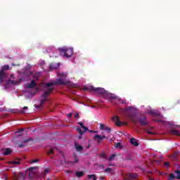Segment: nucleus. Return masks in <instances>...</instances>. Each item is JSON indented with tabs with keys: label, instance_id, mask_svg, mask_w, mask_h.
<instances>
[{
	"label": "nucleus",
	"instance_id": "51",
	"mask_svg": "<svg viewBox=\"0 0 180 180\" xmlns=\"http://www.w3.org/2000/svg\"><path fill=\"white\" fill-rule=\"evenodd\" d=\"M19 113H25V111H23V110H20V111H19Z\"/></svg>",
	"mask_w": 180,
	"mask_h": 180
},
{
	"label": "nucleus",
	"instance_id": "21",
	"mask_svg": "<svg viewBox=\"0 0 180 180\" xmlns=\"http://www.w3.org/2000/svg\"><path fill=\"white\" fill-rule=\"evenodd\" d=\"M79 124L80 125V127H82V129H84V131H86V130H88V127L84 126V123H82V122H79Z\"/></svg>",
	"mask_w": 180,
	"mask_h": 180
},
{
	"label": "nucleus",
	"instance_id": "37",
	"mask_svg": "<svg viewBox=\"0 0 180 180\" xmlns=\"http://www.w3.org/2000/svg\"><path fill=\"white\" fill-rule=\"evenodd\" d=\"M148 134H155V132L150 131L148 130L146 131Z\"/></svg>",
	"mask_w": 180,
	"mask_h": 180
},
{
	"label": "nucleus",
	"instance_id": "16",
	"mask_svg": "<svg viewBox=\"0 0 180 180\" xmlns=\"http://www.w3.org/2000/svg\"><path fill=\"white\" fill-rule=\"evenodd\" d=\"M75 147L77 151H82V150H84V148L81 145H79L77 143L75 144Z\"/></svg>",
	"mask_w": 180,
	"mask_h": 180
},
{
	"label": "nucleus",
	"instance_id": "35",
	"mask_svg": "<svg viewBox=\"0 0 180 180\" xmlns=\"http://www.w3.org/2000/svg\"><path fill=\"white\" fill-rule=\"evenodd\" d=\"M176 173L177 174V179H180V170L179 171H176Z\"/></svg>",
	"mask_w": 180,
	"mask_h": 180
},
{
	"label": "nucleus",
	"instance_id": "14",
	"mask_svg": "<svg viewBox=\"0 0 180 180\" xmlns=\"http://www.w3.org/2000/svg\"><path fill=\"white\" fill-rule=\"evenodd\" d=\"M15 180H25V174L20 173L18 176H15Z\"/></svg>",
	"mask_w": 180,
	"mask_h": 180
},
{
	"label": "nucleus",
	"instance_id": "28",
	"mask_svg": "<svg viewBox=\"0 0 180 180\" xmlns=\"http://www.w3.org/2000/svg\"><path fill=\"white\" fill-rule=\"evenodd\" d=\"M103 130H105L106 131H108V133H110L111 131V129L109 127H106L103 129Z\"/></svg>",
	"mask_w": 180,
	"mask_h": 180
},
{
	"label": "nucleus",
	"instance_id": "12",
	"mask_svg": "<svg viewBox=\"0 0 180 180\" xmlns=\"http://www.w3.org/2000/svg\"><path fill=\"white\" fill-rule=\"evenodd\" d=\"M76 131H77V132H79V134H80V135L78 136V139H79V140H81V139H82V134H84V133H85V131H82V130L81 129V128H79V127H77Z\"/></svg>",
	"mask_w": 180,
	"mask_h": 180
},
{
	"label": "nucleus",
	"instance_id": "17",
	"mask_svg": "<svg viewBox=\"0 0 180 180\" xmlns=\"http://www.w3.org/2000/svg\"><path fill=\"white\" fill-rule=\"evenodd\" d=\"M129 178H130V179H136V178H137V174L136 173H130L128 175Z\"/></svg>",
	"mask_w": 180,
	"mask_h": 180
},
{
	"label": "nucleus",
	"instance_id": "18",
	"mask_svg": "<svg viewBox=\"0 0 180 180\" xmlns=\"http://www.w3.org/2000/svg\"><path fill=\"white\" fill-rule=\"evenodd\" d=\"M26 143H29V139L25 140L22 143L18 145V147H20V148H22L23 147H26Z\"/></svg>",
	"mask_w": 180,
	"mask_h": 180
},
{
	"label": "nucleus",
	"instance_id": "13",
	"mask_svg": "<svg viewBox=\"0 0 180 180\" xmlns=\"http://www.w3.org/2000/svg\"><path fill=\"white\" fill-rule=\"evenodd\" d=\"M97 139V143L98 144H101V143H102V136L99 135V134H96L94 136V139Z\"/></svg>",
	"mask_w": 180,
	"mask_h": 180
},
{
	"label": "nucleus",
	"instance_id": "36",
	"mask_svg": "<svg viewBox=\"0 0 180 180\" xmlns=\"http://www.w3.org/2000/svg\"><path fill=\"white\" fill-rule=\"evenodd\" d=\"M100 157H101V158H106V154H105V153H101V154H100Z\"/></svg>",
	"mask_w": 180,
	"mask_h": 180
},
{
	"label": "nucleus",
	"instance_id": "29",
	"mask_svg": "<svg viewBox=\"0 0 180 180\" xmlns=\"http://www.w3.org/2000/svg\"><path fill=\"white\" fill-rule=\"evenodd\" d=\"M40 73H37L35 75H34V79H39L40 78Z\"/></svg>",
	"mask_w": 180,
	"mask_h": 180
},
{
	"label": "nucleus",
	"instance_id": "1",
	"mask_svg": "<svg viewBox=\"0 0 180 180\" xmlns=\"http://www.w3.org/2000/svg\"><path fill=\"white\" fill-rule=\"evenodd\" d=\"M58 51L62 57H65L66 58L72 57V54H74V49L67 46L59 48Z\"/></svg>",
	"mask_w": 180,
	"mask_h": 180
},
{
	"label": "nucleus",
	"instance_id": "33",
	"mask_svg": "<svg viewBox=\"0 0 180 180\" xmlns=\"http://www.w3.org/2000/svg\"><path fill=\"white\" fill-rule=\"evenodd\" d=\"M50 154H53V149H50L49 151L47 152L48 155H50Z\"/></svg>",
	"mask_w": 180,
	"mask_h": 180
},
{
	"label": "nucleus",
	"instance_id": "20",
	"mask_svg": "<svg viewBox=\"0 0 180 180\" xmlns=\"http://www.w3.org/2000/svg\"><path fill=\"white\" fill-rule=\"evenodd\" d=\"M9 164H14L15 165H19V164H20V161H19V160H16L9 162Z\"/></svg>",
	"mask_w": 180,
	"mask_h": 180
},
{
	"label": "nucleus",
	"instance_id": "54",
	"mask_svg": "<svg viewBox=\"0 0 180 180\" xmlns=\"http://www.w3.org/2000/svg\"><path fill=\"white\" fill-rule=\"evenodd\" d=\"M93 133H96V131H94Z\"/></svg>",
	"mask_w": 180,
	"mask_h": 180
},
{
	"label": "nucleus",
	"instance_id": "44",
	"mask_svg": "<svg viewBox=\"0 0 180 180\" xmlns=\"http://www.w3.org/2000/svg\"><path fill=\"white\" fill-rule=\"evenodd\" d=\"M24 130H25L24 129H20L16 133H20L21 131H24Z\"/></svg>",
	"mask_w": 180,
	"mask_h": 180
},
{
	"label": "nucleus",
	"instance_id": "40",
	"mask_svg": "<svg viewBox=\"0 0 180 180\" xmlns=\"http://www.w3.org/2000/svg\"><path fill=\"white\" fill-rule=\"evenodd\" d=\"M110 98H111L112 99H116V96H112V94L109 95Z\"/></svg>",
	"mask_w": 180,
	"mask_h": 180
},
{
	"label": "nucleus",
	"instance_id": "56",
	"mask_svg": "<svg viewBox=\"0 0 180 180\" xmlns=\"http://www.w3.org/2000/svg\"><path fill=\"white\" fill-rule=\"evenodd\" d=\"M101 167H103V165H101Z\"/></svg>",
	"mask_w": 180,
	"mask_h": 180
},
{
	"label": "nucleus",
	"instance_id": "42",
	"mask_svg": "<svg viewBox=\"0 0 180 180\" xmlns=\"http://www.w3.org/2000/svg\"><path fill=\"white\" fill-rule=\"evenodd\" d=\"M165 167H169V162H165Z\"/></svg>",
	"mask_w": 180,
	"mask_h": 180
},
{
	"label": "nucleus",
	"instance_id": "45",
	"mask_svg": "<svg viewBox=\"0 0 180 180\" xmlns=\"http://www.w3.org/2000/svg\"><path fill=\"white\" fill-rule=\"evenodd\" d=\"M68 117H72V113H69V114H68Z\"/></svg>",
	"mask_w": 180,
	"mask_h": 180
},
{
	"label": "nucleus",
	"instance_id": "9",
	"mask_svg": "<svg viewBox=\"0 0 180 180\" xmlns=\"http://www.w3.org/2000/svg\"><path fill=\"white\" fill-rule=\"evenodd\" d=\"M139 122L142 126H147V124H148V122L147 121V117H146L139 118Z\"/></svg>",
	"mask_w": 180,
	"mask_h": 180
},
{
	"label": "nucleus",
	"instance_id": "27",
	"mask_svg": "<svg viewBox=\"0 0 180 180\" xmlns=\"http://www.w3.org/2000/svg\"><path fill=\"white\" fill-rule=\"evenodd\" d=\"M174 179H175V176L174 175V174H170L168 180H174Z\"/></svg>",
	"mask_w": 180,
	"mask_h": 180
},
{
	"label": "nucleus",
	"instance_id": "46",
	"mask_svg": "<svg viewBox=\"0 0 180 180\" xmlns=\"http://www.w3.org/2000/svg\"><path fill=\"white\" fill-rule=\"evenodd\" d=\"M101 139H102V140H104V139H108V138L105 136H102Z\"/></svg>",
	"mask_w": 180,
	"mask_h": 180
},
{
	"label": "nucleus",
	"instance_id": "22",
	"mask_svg": "<svg viewBox=\"0 0 180 180\" xmlns=\"http://www.w3.org/2000/svg\"><path fill=\"white\" fill-rule=\"evenodd\" d=\"M89 179H93V180H96V176L95 174H89L88 175Z\"/></svg>",
	"mask_w": 180,
	"mask_h": 180
},
{
	"label": "nucleus",
	"instance_id": "23",
	"mask_svg": "<svg viewBox=\"0 0 180 180\" xmlns=\"http://www.w3.org/2000/svg\"><path fill=\"white\" fill-rule=\"evenodd\" d=\"M115 158H116V154H112L109 157L108 161H113V160H115Z\"/></svg>",
	"mask_w": 180,
	"mask_h": 180
},
{
	"label": "nucleus",
	"instance_id": "7",
	"mask_svg": "<svg viewBox=\"0 0 180 180\" xmlns=\"http://www.w3.org/2000/svg\"><path fill=\"white\" fill-rule=\"evenodd\" d=\"M1 154H3V155H9L12 154V150L9 148H3L1 149Z\"/></svg>",
	"mask_w": 180,
	"mask_h": 180
},
{
	"label": "nucleus",
	"instance_id": "10",
	"mask_svg": "<svg viewBox=\"0 0 180 180\" xmlns=\"http://www.w3.org/2000/svg\"><path fill=\"white\" fill-rule=\"evenodd\" d=\"M129 119L131 120L132 123H137V118H136V114H129Z\"/></svg>",
	"mask_w": 180,
	"mask_h": 180
},
{
	"label": "nucleus",
	"instance_id": "25",
	"mask_svg": "<svg viewBox=\"0 0 180 180\" xmlns=\"http://www.w3.org/2000/svg\"><path fill=\"white\" fill-rule=\"evenodd\" d=\"M50 70H56V65L54 63H51L49 65Z\"/></svg>",
	"mask_w": 180,
	"mask_h": 180
},
{
	"label": "nucleus",
	"instance_id": "8",
	"mask_svg": "<svg viewBox=\"0 0 180 180\" xmlns=\"http://www.w3.org/2000/svg\"><path fill=\"white\" fill-rule=\"evenodd\" d=\"M37 85L36 82H34V80H32L30 83L27 84L26 87L28 89H33V88H36Z\"/></svg>",
	"mask_w": 180,
	"mask_h": 180
},
{
	"label": "nucleus",
	"instance_id": "39",
	"mask_svg": "<svg viewBox=\"0 0 180 180\" xmlns=\"http://www.w3.org/2000/svg\"><path fill=\"white\" fill-rule=\"evenodd\" d=\"M10 112H11V113H16L18 112L17 110H10Z\"/></svg>",
	"mask_w": 180,
	"mask_h": 180
},
{
	"label": "nucleus",
	"instance_id": "11",
	"mask_svg": "<svg viewBox=\"0 0 180 180\" xmlns=\"http://www.w3.org/2000/svg\"><path fill=\"white\" fill-rule=\"evenodd\" d=\"M130 143L132 146H134L135 147H139V141H137L134 138H131L130 139Z\"/></svg>",
	"mask_w": 180,
	"mask_h": 180
},
{
	"label": "nucleus",
	"instance_id": "47",
	"mask_svg": "<svg viewBox=\"0 0 180 180\" xmlns=\"http://www.w3.org/2000/svg\"><path fill=\"white\" fill-rule=\"evenodd\" d=\"M91 148V144H88L87 146H86V148Z\"/></svg>",
	"mask_w": 180,
	"mask_h": 180
},
{
	"label": "nucleus",
	"instance_id": "32",
	"mask_svg": "<svg viewBox=\"0 0 180 180\" xmlns=\"http://www.w3.org/2000/svg\"><path fill=\"white\" fill-rule=\"evenodd\" d=\"M111 171H112V168H110V167H107L105 169V172H111Z\"/></svg>",
	"mask_w": 180,
	"mask_h": 180
},
{
	"label": "nucleus",
	"instance_id": "49",
	"mask_svg": "<svg viewBox=\"0 0 180 180\" xmlns=\"http://www.w3.org/2000/svg\"><path fill=\"white\" fill-rule=\"evenodd\" d=\"M113 164L110 163V164H108V167H113Z\"/></svg>",
	"mask_w": 180,
	"mask_h": 180
},
{
	"label": "nucleus",
	"instance_id": "57",
	"mask_svg": "<svg viewBox=\"0 0 180 180\" xmlns=\"http://www.w3.org/2000/svg\"><path fill=\"white\" fill-rule=\"evenodd\" d=\"M150 180H153L152 179H150Z\"/></svg>",
	"mask_w": 180,
	"mask_h": 180
},
{
	"label": "nucleus",
	"instance_id": "30",
	"mask_svg": "<svg viewBox=\"0 0 180 180\" xmlns=\"http://www.w3.org/2000/svg\"><path fill=\"white\" fill-rule=\"evenodd\" d=\"M115 147H116V148H122V143H117L116 144H115Z\"/></svg>",
	"mask_w": 180,
	"mask_h": 180
},
{
	"label": "nucleus",
	"instance_id": "34",
	"mask_svg": "<svg viewBox=\"0 0 180 180\" xmlns=\"http://www.w3.org/2000/svg\"><path fill=\"white\" fill-rule=\"evenodd\" d=\"M35 162H39V159H34L31 161L32 164H34Z\"/></svg>",
	"mask_w": 180,
	"mask_h": 180
},
{
	"label": "nucleus",
	"instance_id": "6",
	"mask_svg": "<svg viewBox=\"0 0 180 180\" xmlns=\"http://www.w3.org/2000/svg\"><path fill=\"white\" fill-rule=\"evenodd\" d=\"M112 121L115 122L116 126L120 127L122 124H127V122H120V118L118 116L112 117Z\"/></svg>",
	"mask_w": 180,
	"mask_h": 180
},
{
	"label": "nucleus",
	"instance_id": "43",
	"mask_svg": "<svg viewBox=\"0 0 180 180\" xmlns=\"http://www.w3.org/2000/svg\"><path fill=\"white\" fill-rule=\"evenodd\" d=\"M33 169H36V167H32L29 168V171H32Z\"/></svg>",
	"mask_w": 180,
	"mask_h": 180
},
{
	"label": "nucleus",
	"instance_id": "52",
	"mask_svg": "<svg viewBox=\"0 0 180 180\" xmlns=\"http://www.w3.org/2000/svg\"><path fill=\"white\" fill-rule=\"evenodd\" d=\"M103 179H105V177L103 176L100 177V180H103Z\"/></svg>",
	"mask_w": 180,
	"mask_h": 180
},
{
	"label": "nucleus",
	"instance_id": "50",
	"mask_svg": "<svg viewBox=\"0 0 180 180\" xmlns=\"http://www.w3.org/2000/svg\"><path fill=\"white\" fill-rule=\"evenodd\" d=\"M23 109H24V110H26V109H28V108H27V106H25V107L23 108Z\"/></svg>",
	"mask_w": 180,
	"mask_h": 180
},
{
	"label": "nucleus",
	"instance_id": "26",
	"mask_svg": "<svg viewBox=\"0 0 180 180\" xmlns=\"http://www.w3.org/2000/svg\"><path fill=\"white\" fill-rule=\"evenodd\" d=\"M148 115H153V116H155V115H157V114L155 113V111H154V110H153L148 111Z\"/></svg>",
	"mask_w": 180,
	"mask_h": 180
},
{
	"label": "nucleus",
	"instance_id": "58",
	"mask_svg": "<svg viewBox=\"0 0 180 180\" xmlns=\"http://www.w3.org/2000/svg\"><path fill=\"white\" fill-rule=\"evenodd\" d=\"M127 160H130V159H127Z\"/></svg>",
	"mask_w": 180,
	"mask_h": 180
},
{
	"label": "nucleus",
	"instance_id": "31",
	"mask_svg": "<svg viewBox=\"0 0 180 180\" xmlns=\"http://www.w3.org/2000/svg\"><path fill=\"white\" fill-rule=\"evenodd\" d=\"M106 127V126L103 124H100V129L101 130H103Z\"/></svg>",
	"mask_w": 180,
	"mask_h": 180
},
{
	"label": "nucleus",
	"instance_id": "19",
	"mask_svg": "<svg viewBox=\"0 0 180 180\" xmlns=\"http://www.w3.org/2000/svg\"><path fill=\"white\" fill-rule=\"evenodd\" d=\"M75 175L77 178H81L84 176V172H76Z\"/></svg>",
	"mask_w": 180,
	"mask_h": 180
},
{
	"label": "nucleus",
	"instance_id": "2",
	"mask_svg": "<svg viewBox=\"0 0 180 180\" xmlns=\"http://www.w3.org/2000/svg\"><path fill=\"white\" fill-rule=\"evenodd\" d=\"M86 91H90L91 92H95V94H98L99 95H108V91L102 87H94L93 86H89L85 87Z\"/></svg>",
	"mask_w": 180,
	"mask_h": 180
},
{
	"label": "nucleus",
	"instance_id": "38",
	"mask_svg": "<svg viewBox=\"0 0 180 180\" xmlns=\"http://www.w3.org/2000/svg\"><path fill=\"white\" fill-rule=\"evenodd\" d=\"M49 172H50V169H44V174H49Z\"/></svg>",
	"mask_w": 180,
	"mask_h": 180
},
{
	"label": "nucleus",
	"instance_id": "41",
	"mask_svg": "<svg viewBox=\"0 0 180 180\" xmlns=\"http://www.w3.org/2000/svg\"><path fill=\"white\" fill-rule=\"evenodd\" d=\"M75 117L76 119H78V118L79 117V114L76 113V114L75 115Z\"/></svg>",
	"mask_w": 180,
	"mask_h": 180
},
{
	"label": "nucleus",
	"instance_id": "55",
	"mask_svg": "<svg viewBox=\"0 0 180 180\" xmlns=\"http://www.w3.org/2000/svg\"><path fill=\"white\" fill-rule=\"evenodd\" d=\"M68 172H70L69 171H66V173H68Z\"/></svg>",
	"mask_w": 180,
	"mask_h": 180
},
{
	"label": "nucleus",
	"instance_id": "3",
	"mask_svg": "<svg viewBox=\"0 0 180 180\" xmlns=\"http://www.w3.org/2000/svg\"><path fill=\"white\" fill-rule=\"evenodd\" d=\"M65 84H67V82L63 80L61 77H59L52 82L46 83L45 84V88H54L51 86H54L56 85H65Z\"/></svg>",
	"mask_w": 180,
	"mask_h": 180
},
{
	"label": "nucleus",
	"instance_id": "24",
	"mask_svg": "<svg viewBox=\"0 0 180 180\" xmlns=\"http://www.w3.org/2000/svg\"><path fill=\"white\" fill-rule=\"evenodd\" d=\"M74 158H75V161L74 162H70V163L73 164H77V162H78L79 160L78 159V157H77L75 155H74Z\"/></svg>",
	"mask_w": 180,
	"mask_h": 180
},
{
	"label": "nucleus",
	"instance_id": "48",
	"mask_svg": "<svg viewBox=\"0 0 180 180\" xmlns=\"http://www.w3.org/2000/svg\"><path fill=\"white\" fill-rule=\"evenodd\" d=\"M86 131H89L90 133H94V131H93V130H89V129H88V130H86Z\"/></svg>",
	"mask_w": 180,
	"mask_h": 180
},
{
	"label": "nucleus",
	"instance_id": "15",
	"mask_svg": "<svg viewBox=\"0 0 180 180\" xmlns=\"http://www.w3.org/2000/svg\"><path fill=\"white\" fill-rule=\"evenodd\" d=\"M170 134L173 136H180V131L178 130L172 129L170 131Z\"/></svg>",
	"mask_w": 180,
	"mask_h": 180
},
{
	"label": "nucleus",
	"instance_id": "4",
	"mask_svg": "<svg viewBox=\"0 0 180 180\" xmlns=\"http://www.w3.org/2000/svg\"><path fill=\"white\" fill-rule=\"evenodd\" d=\"M46 90L44 92V94L41 95V97L44 98L41 100V105H44L46 103V101H47V96L54 91V88H46Z\"/></svg>",
	"mask_w": 180,
	"mask_h": 180
},
{
	"label": "nucleus",
	"instance_id": "53",
	"mask_svg": "<svg viewBox=\"0 0 180 180\" xmlns=\"http://www.w3.org/2000/svg\"><path fill=\"white\" fill-rule=\"evenodd\" d=\"M11 83H12V84H15V83H16V82L12 81Z\"/></svg>",
	"mask_w": 180,
	"mask_h": 180
},
{
	"label": "nucleus",
	"instance_id": "5",
	"mask_svg": "<svg viewBox=\"0 0 180 180\" xmlns=\"http://www.w3.org/2000/svg\"><path fill=\"white\" fill-rule=\"evenodd\" d=\"M6 70H9V65H4L1 70H0V84H2V82H4V79H5V78H6Z\"/></svg>",
	"mask_w": 180,
	"mask_h": 180
}]
</instances>
